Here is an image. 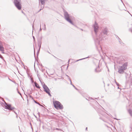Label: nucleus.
Returning <instances> with one entry per match:
<instances>
[{
	"instance_id": "1",
	"label": "nucleus",
	"mask_w": 132,
	"mask_h": 132,
	"mask_svg": "<svg viewBox=\"0 0 132 132\" xmlns=\"http://www.w3.org/2000/svg\"><path fill=\"white\" fill-rule=\"evenodd\" d=\"M93 27L96 35V38L94 39V41L96 47L99 52H100L101 51L102 52L103 51L101 45H100L102 43V39H106L107 35H108V34L109 32L108 29L106 27L103 28L102 29L101 32H100L98 35H97V34L98 30L99 27L96 21L95 22Z\"/></svg>"
},
{
	"instance_id": "2",
	"label": "nucleus",
	"mask_w": 132,
	"mask_h": 132,
	"mask_svg": "<svg viewBox=\"0 0 132 132\" xmlns=\"http://www.w3.org/2000/svg\"><path fill=\"white\" fill-rule=\"evenodd\" d=\"M63 12L65 19L71 24L76 27H77L73 22L72 20L74 19V17L70 14H69L68 12L65 10H64Z\"/></svg>"
},
{
	"instance_id": "3",
	"label": "nucleus",
	"mask_w": 132,
	"mask_h": 132,
	"mask_svg": "<svg viewBox=\"0 0 132 132\" xmlns=\"http://www.w3.org/2000/svg\"><path fill=\"white\" fill-rule=\"evenodd\" d=\"M53 103L54 108L57 109L62 110L63 108V105L59 101H53Z\"/></svg>"
},
{
	"instance_id": "4",
	"label": "nucleus",
	"mask_w": 132,
	"mask_h": 132,
	"mask_svg": "<svg viewBox=\"0 0 132 132\" xmlns=\"http://www.w3.org/2000/svg\"><path fill=\"white\" fill-rule=\"evenodd\" d=\"M4 102L5 104H4L2 102H1L0 103L1 104L4 108L9 110H12L15 109V108L14 107H12L11 105V104L6 103L5 102Z\"/></svg>"
},
{
	"instance_id": "5",
	"label": "nucleus",
	"mask_w": 132,
	"mask_h": 132,
	"mask_svg": "<svg viewBox=\"0 0 132 132\" xmlns=\"http://www.w3.org/2000/svg\"><path fill=\"white\" fill-rule=\"evenodd\" d=\"M127 63H124L122 66H121L119 68L118 72L120 74L123 73L124 72V71L127 69Z\"/></svg>"
},
{
	"instance_id": "6",
	"label": "nucleus",
	"mask_w": 132,
	"mask_h": 132,
	"mask_svg": "<svg viewBox=\"0 0 132 132\" xmlns=\"http://www.w3.org/2000/svg\"><path fill=\"white\" fill-rule=\"evenodd\" d=\"M14 3L16 8L19 10L21 9V5L20 0H14Z\"/></svg>"
},
{
	"instance_id": "7",
	"label": "nucleus",
	"mask_w": 132,
	"mask_h": 132,
	"mask_svg": "<svg viewBox=\"0 0 132 132\" xmlns=\"http://www.w3.org/2000/svg\"><path fill=\"white\" fill-rule=\"evenodd\" d=\"M43 87L44 91L49 96H51V95L50 93L51 91L48 87L45 85V84H44Z\"/></svg>"
},
{
	"instance_id": "8",
	"label": "nucleus",
	"mask_w": 132,
	"mask_h": 132,
	"mask_svg": "<svg viewBox=\"0 0 132 132\" xmlns=\"http://www.w3.org/2000/svg\"><path fill=\"white\" fill-rule=\"evenodd\" d=\"M42 37H40V39L38 40V47H39L40 48L41 47V45L42 43Z\"/></svg>"
},
{
	"instance_id": "9",
	"label": "nucleus",
	"mask_w": 132,
	"mask_h": 132,
	"mask_svg": "<svg viewBox=\"0 0 132 132\" xmlns=\"http://www.w3.org/2000/svg\"><path fill=\"white\" fill-rule=\"evenodd\" d=\"M101 69H100V67L98 65L95 69V72L96 73H98L101 71Z\"/></svg>"
},
{
	"instance_id": "10",
	"label": "nucleus",
	"mask_w": 132,
	"mask_h": 132,
	"mask_svg": "<svg viewBox=\"0 0 132 132\" xmlns=\"http://www.w3.org/2000/svg\"><path fill=\"white\" fill-rule=\"evenodd\" d=\"M0 51L2 52L4 51V48L3 46L2 42L0 41Z\"/></svg>"
},
{
	"instance_id": "11",
	"label": "nucleus",
	"mask_w": 132,
	"mask_h": 132,
	"mask_svg": "<svg viewBox=\"0 0 132 132\" xmlns=\"http://www.w3.org/2000/svg\"><path fill=\"white\" fill-rule=\"evenodd\" d=\"M98 112L100 113L102 115H104L105 114V113L104 111L100 109L99 110Z\"/></svg>"
},
{
	"instance_id": "12",
	"label": "nucleus",
	"mask_w": 132,
	"mask_h": 132,
	"mask_svg": "<svg viewBox=\"0 0 132 132\" xmlns=\"http://www.w3.org/2000/svg\"><path fill=\"white\" fill-rule=\"evenodd\" d=\"M117 38H118V40L119 42L120 43V44L121 45H122V44H123V43L122 42V41L120 39V38L118 36H117Z\"/></svg>"
},
{
	"instance_id": "13",
	"label": "nucleus",
	"mask_w": 132,
	"mask_h": 132,
	"mask_svg": "<svg viewBox=\"0 0 132 132\" xmlns=\"http://www.w3.org/2000/svg\"><path fill=\"white\" fill-rule=\"evenodd\" d=\"M35 87L37 88L40 89V87L38 84L35 82L34 83Z\"/></svg>"
},
{
	"instance_id": "14",
	"label": "nucleus",
	"mask_w": 132,
	"mask_h": 132,
	"mask_svg": "<svg viewBox=\"0 0 132 132\" xmlns=\"http://www.w3.org/2000/svg\"><path fill=\"white\" fill-rule=\"evenodd\" d=\"M26 72H27V75H28V77L29 78H30V79L31 81V82L32 83H33V81L32 79V78H31L30 77L29 73H28L27 72V71H26Z\"/></svg>"
},
{
	"instance_id": "15",
	"label": "nucleus",
	"mask_w": 132,
	"mask_h": 132,
	"mask_svg": "<svg viewBox=\"0 0 132 132\" xmlns=\"http://www.w3.org/2000/svg\"><path fill=\"white\" fill-rule=\"evenodd\" d=\"M39 2H40L41 3L42 5H44L45 4V1L43 0H39Z\"/></svg>"
},
{
	"instance_id": "16",
	"label": "nucleus",
	"mask_w": 132,
	"mask_h": 132,
	"mask_svg": "<svg viewBox=\"0 0 132 132\" xmlns=\"http://www.w3.org/2000/svg\"><path fill=\"white\" fill-rule=\"evenodd\" d=\"M70 84L72 85V86L74 87V88L76 89L77 90H78V89H77V88H76L75 86L73 85V84L72 83V82H71V80L70 81Z\"/></svg>"
},
{
	"instance_id": "17",
	"label": "nucleus",
	"mask_w": 132,
	"mask_h": 132,
	"mask_svg": "<svg viewBox=\"0 0 132 132\" xmlns=\"http://www.w3.org/2000/svg\"><path fill=\"white\" fill-rule=\"evenodd\" d=\"M40 48H39V49L38 50L36 54V55H37V58H38V56L39 54V53Z\"/></svg>"
},
{
	"instance_id": "18",
	"label": "nucleus",
	"mask_w": 132,
	"mask_h": 132,
	"mask_svg": "<svg viewBox=\"0 0 132 132\" xmlns=\"http://www.w3.org/2000/svg\"><path fill=\"white\" fill-rule=\"evenodd\" d=\"M54 130H59V131H63V130L62 129H61L60 128H55V129H54Z\"/></svg>"
},
{
	"instance_id": "19",
	"label": "nucleus",
	"mask_w": 132,
	"mask_h": 132,
	"mask_svg": "<svg viewBox=\"0 0 132 132\" xmlns=\"http://www.w3.org/2000/svg\"><path fill=\"white\" fill-rule=\"evenodd\" d=\"M0 58H1L4 61H5V62H6L5 61V60L4 59L3 57V56L1 54H0Z\"/></svg>"
},
{
	"instance_id": "20",
	"label": "nucleus",
	"mask_w": 132,
	"mask_h": 132,
	"mask_svg": "<svg viewBox=\"0 0 132 132\" xmlns=\"http://www.w3.org/2000/svg\"><path fill=\"white\" fill-rule=\"evenodd\" d=\"M28 95L29 96L30 98H31L32 99V100H34L33 98L31 96V95H30V93H29L28 94Z\"/></svg>"
},
{
	"instance_id": "21",
	"label": "nucleus",
	"mask_w": 132,
	"mask_h": 132,
	"mask_svg": "<svg viewBox=\"0 0 132 132\" xmlns=\"http://www.w3.org/2000/svg\"><path fill=\"white\" fill-rule=\"evenodd\" d=\"M33 100L34 101V102L35 103H36V104H38V105H40V104H39V103H38V102H36V101L35 100H34H34Z\"/></svg>"
},
{
	"instance_id": "22",
	"label": "nucleus",
	"mask_w": 132,
	"mask_h": 132,
	"mask_svg": "<svg viewBox=\"0 0 132 132\" xmlns=\"http://www.w3.org/2000/svg\"><path fill=\"white\" fill-rule=\"evenodd\" d=\"M89 57V56H88V57H85V58H82V59H79V61H80V60H84V59H86V58H87L88 57Z\"/></svg>"
},
{
	"instance_id": "23",
	"label": "nucleus",
	"mask_w": 132,
	"mask_h": 132,
	"mask_svg": "<svg viewBox=\"0 0 132 132\" xmlns=\"http://www.w3.org/2000/svg\"><path fill=\"white\" fill-rule=\"evenodd\" d=\"M44 28L43 29V30H46V25L45 24H44Z\"/></svg>"
},
{
	"instance_id": "24",
	"label": "nucleus",
	"mask_w": 132,
	"mask_h": 132,
	"mask_svg": "<svg viewBox=\"0 0 132 132\" xmlns=\"http://www.w3.org/2000/svg\"><path fill=\"white\" fill-rule=\"evenodd\" d=\"M66 76L68 77V79H69V80L70 81L71 80V79H70L69 76H68V75H66Z\"/></svg>"
},
{
	"instance_id": "25",
	"label": "nucleus",
	"mask_w": 132,
	"mask_h": 132,
	"mask_svg": "<svg viewBox=\"0 0 132 132\" xmlns=\"http://www.w3.org/2000/svg\"><path fill=\"white\" fill-rule=\"evenodd\" d=\"M128 112L130 114H131L132 113V111L130 109H129L128 110Z\"/></svg>"
},
{
	"instance_id": "26",
	"label": "nucleus",
	"mask_w": 132,
	"mask_h": 132,
	"mask_svg": "<svg viewBox=\"0 0 132 132\" xmlns=\"http://www.w3.org/2000/svg\"><path fill=\"white\" fill-rule=\"evenodd\" d=\"M116 84L117 86H119V85H120L119 83L117 82H116Z\"/></svg>"
},
{
	"instance_id": "27",
	"label": "nucleus",
	"mask_w": 132,
	"mask_h": 132,
	"mask_svg": "<svg viewBox=\"0 0 132 132\" xmlns=\"http://www.w3.org/2000/svg\"><path fill=\"white\" fill-rule=\"evenodd\" d=\"M89 99L90 100H94V99L93 98H92L91 97H89Z\"/></svg>"
},
{
	"instance_id": "28",
	"label": "nucleus",
	"mask_w": 132,
	"mask_h": 132,
	"mask_svg": "<svg viewBox=\"0 0 132 132\" xmlns=\"http://www.w3.org/2000/svg\"><path fill=\"white\" fill-rule=\"evenodd\" d=\"M41 24H40V29L39 30V31H42V29H41Z\"/></svg>"
},
{
	"instance_id": "29",
	"label": "nucleus",
	"mask_w": 132,
	"mask_h": 132,
	"mask_svg": "<svg viewBox=\"0 0 132 132\" xmlns=\"http://www.w3.org/2000/svg\"><path fill=\"white\" fill-rule=\"evenodd\" d=\"M8 79H9L10 80V81H12V82H14V83H15V81H12L11 80V79H10L9 78H8Z\"/></svg>"
},
{
	"instance_id": "30",
	"label": "nucleus",
	"mask_w": 132,
	"mask_h": 132,
	"mask_svg": "<svg viewBox=\"0 0 132 132\" xmlns=\"http://www.w3.org/2000/svg\"><path fill=\"white\" fill-rule=\"evenodd\" d=\"M33 39L34 40V42L35 41V38L34 37V36H33Z\"/></svg>"
},
{
	"instance_id": "31",
	"label": "nucleus",
	"mask_w": 132,
	"mask_h": 132,
	"mask_svg": "<svg viewBox=\"0 0 132 132\" xmlns=\"http://www.w3.org/2000/svg\"><path fill=\"white\" fill-rule=\"evenodd\" d=\"M30 126H31V129H32L33 130V129L32 128V125H31V122H30Z\"/></svg>"
},
{
	"instance_id": "32",
	"label": "nucleus",
	"mask_w": 132,
	"mask_h": 132,
	"mask_svg": "<svg viewBox=\"0 0 132 132\" xmlns=\"http://www.w3.org/2000/svg\"><path fill=\"white\" fill-rule=\"evenodd\" d=\"M18 92L20 95H21V93L19 92L18 91Z\"/></svg>"
},
{
	"instance_id": "33",
	"label": "nucleus",
	"mask_w": 132,
	"mask_h": 132,
	"mask_svg": "<svg viewBox=\"0 0 132 132\" xmlns=\"http://www.w3.org/2000/svg\"><path fill=\"white\" fill-rule=\"evenodd\" d=\"M130 128H131V130H130V131H132V127H130Z\"/></svg>"
},
{
	"instance_id": "34",
	"label": "nucleus",
	"mask_w": 132,
	"mask_h": 132,
	"mask_svg": "<svg viewBox=\"0 0 132 132\" xmlns=\"http://www.w3.org/2000/svg\"><path fill=\"white\" fill-rule=\"evenodd\" d=\"M30 91V93H29L30 94H31L32 93V92H31L30 90H29Z\"/></svg>"
},
{
	"instance_id": "35",
	"label": "nucleus",
	"mask_w": 132,
	"mask_h": 132,
	"mask_svg": "<svg viewBox=\"0 0 132 132\" xmlns=\"http://www.w3.org/2000/svg\"><path fill=\"white\" fill-rule=\"evenodd\" d=\"M79 61V60H76V62H78V61Z\"/></svg>"
},
{
	"instance_id": "36",
	"label": "nucleus",
	"mask_w": 132,
	"mask_h": 132,
	"mask_svg": "<svg viewBox=\"0 0 132 132\" xmlns=\"http://www.w3.org/2000/svg\"><path fill=\"white\" fill-rule=\"evenodd\" d=\"M120 0L121 1V2L123 3V4L124 5V4H123V2H122V0Z\"/></svg>"
},
{
	"instance_id": "37",
	"label": "nucleus",
	"mask_w": 132,
	"mask_h": 132,
	"mask_svg": "<svg viewBox=\"0 0 132 132\" xmlns=\"http://www.w3.org/2000/svg\"><path fill=\"white\" fill-rule=\"evenodd\" d=\"M42 10V9H40V10H39L38 11V12H39L40 11V10Z\"/></svg>"
},
{
	"instance_id": "38",
	"label": "nucleus",
	"mask_w": 132,
	"mask_h": 132,
	"mask_svg": "<svg viewBox=\"0 0 132 132\" xmlns=\"http://www.w3.org/2000/svg\"><path fill=\"white\" fill-rule=\"evenodd\" d=\"M38 114L39 116L40 113L39 112L38 113Z\"/></svg>"
},
{
	"instance_id": "39",
	"label": "nucleus",
	"mask_w": 132,
	"mask_h": 132,
	"mask_svg": "<svg viewBox=\"0 0 132 132\" xmlns=\"http://www.w3.org/2000/svg\"><path fill=\"white\" fill-rule=\"evenodd\" d=\"M87 127L86 128V130H87Z\"/></svg>"
},
{
	"instance_id": "40",
	"label": "nucleus",
	"mask_w": 132,
	"mask_h": 132,
	"mask_svg": "<svg viewBox=\"0 0 132 132\" xmlns=\"http://www.w3.org/2000/svg\"><path fill=\"white\" fill-rule=\"evenodd\" d=\"M34 116H35V117H36V118H37V117H36V116L35 115H34Z\"/></svg>"
},
{
	"instance_id": "41",
	"label": "nucleus",
	"mask_w": 132,
	"mask_h": 132,
	"mask_svg": "<svg viewBox=\"0 0 132 132\" xmlns=\"http://www.w3.org/2000/svg\"><path fill=\"white\" fill-rule=\"evenodd\" d=\"M39 80L40 81V82H41V83H42V82H41V81L40 80V79H39Z\"/></svg>"
},
{
	"instance_id": "42",
	"label": "nucleus",
	"mask_w": 132,
	"mask_h": 132,
	"mask_svg": "<svg viewBox=\"0 0 132 132\" xmlns=\"http://www.w3.org/2000/svg\"><path fill=\"white\" fill-rule=\"evenodd\" d=\"M118 87V89H120V88H119V86H117Z\"/></svg>"
},
{
	"instance_id": "43",
	"label": "nucleus",
	"mask_w": 132,
	"mask_h": 132,
	"mask_svg": "<svg viewBox=\"0 0 132 132\" xmlns=\"http://www.w3.org/2000/svg\"><path fill=\"white\" fill-rule=\"evenodd\" d=\"M16 117L17 118L18 117V115H16Z\"/></svg>"
},
{
	"instance_id": "44",
	"label": "nucleus",
	"mask_w": 132,
	"mask_h": 132,
	"mask_svg": "<svg viewBox=\"0 0 132 132\" xmlns=\"http://www.w3.org/2000/svg\"><path fill=\"white\" fill-rule=\"evenodd\" d=\"M114 119H117V120H118V119H117V118H114Z\"/></svg>"
},
{
	"instance_id": "45",
	"label": "nucleus",
	"mask_w": 132,
	"mask_h": 132,
	"mask_svg": "<svg viewBox=\"0 0 132 132\" xmlns=\"http://www.w3.org/2000/svg\"><path fill=\"white\" fill-rule=\"evenodd\" d=\"M34 57H35V59H36V57H35V53H34Z\"/></svg>"
},
{
	"instance_id": "46",
	"label": "nucleus",
	"mask_w": 132,
	"mask_h": 132,
	"mask_svg": "<svg viewBox=\"0 0 132 132\" xmlns=\"http://www.w3.org/2000/svg\"><path fill=\"white\" fill-rule=\"evenodd\" d=\"M96 102H97V103H98L96 101H94Z\"/></svg>"
},
{
	"instance_id": "47",
	"label": "nucleus",
	"mask_w": 132,
	"mask_h": 132,
	"mask_svg": "<svg viewBox=\"0 0 132 132\" xmlns=\"http://www.w3.org/2000/svg\"><path fill=\"white\" fill-rule=\"evenodd\" d=\"M82 31H83V30L81 29H80Z\"/></svg>"
},
{
	"instance_id": "48",
	"label": "nucleus",
	"mask_w": 132,
	"mask_h": 132,
	"mask_svg": "<svg viewBox=\"0 0 132 132\" xmlns=\"http://www.w3.org/2000/svg\"><path fill=\"white\" fill-rule=\"evenodd\" d=\"M13 111L15 113H16L15 111H14V110Z\"/></svg>"
},
{
	"instance_id": "49",
	"label": "nucleus",
	"mask_w": 132,
	"mask_h": 132,
	"mask_svg": "<svg viewBox=\"0 0 132 132\" xmlns=\"http://www.w3.org/2000/svg\"><path fill=\"white\" fill-rule=\"evenodd\" d=\"M15 114L16 115H18V114H17V113H15Z\"/></svg>"
},
{
	"instance_id": "50",
	"label": "nucleus",
	"mask_w": 132,
	"mask_h": 132,
	"mask_svg": "<svg viewBox=\"0 0 132 132\" xmlns=\"http://www.w3.org/2000/svg\"><path fill=\"white\" fill-rule=\"evenodd\" d=\"M69 61H70V59H69V60H68V63H69Z\"/></svg>"
},
{
	"instance_id": "51",
	"label": "nucleus",
	"mask_w": 132,
	"mask_h": 132,
	"mask_svg": "<svg viewBox=\"0 0 132 132\" xmlns=\"http://www.w3.org/2000/svg\"><path fill=\"white\" fill-rule=\"evenodd\" d=\"M68 65L67 67V69L68 68Z\"/></svg>"
},
{
	"instance_id": "52",
	"label": "nucleus",
	"mask_w": 132,
	"mask_h": 132,
	"mask_svg": "<svg viewBox=\"0 0 132 132\" xmlns=\"http://www.w3.org/2000/svg\"><path fill=\"white\" fill-rule=\"evenodd\" d=\"M2 52V53H4V51Z\"/></svg>"
},
{
	"instance_id": "53",
	"label": "nucleus",
	"mask_w": 132,
	"mask_h": 132,
	"mask_svg": "<svg viewBox=\"0 0 132 132\" xmlns=\"http://www.w3.org/2000/svg\"><path fill=\"white\" fill-rule=\"evenodd\" d=\"M116 82H117L116 81V80H115V83H116Z\"/></svg>"
},
{
	"instance_id": "54",
	"label": "nucleus",
	"mask_w": 132,
	"mask_h": 132,
	"mask_svg": "<svg viewBox=\"0 0 132 132\" xmlns=\"http://www.w3.org/2000/svg\"><path fill=\"white\" fill-rule=\"evenodd\" d=\"M26 95V96L27 97V98L28 97V96L27 95Z\"/></svg>"
},
{
	"instance_id": "55",
	"label": "nucleus",
	"mask_w": 132,
	"mask_h": 132,
	"mask_svg": "<svg viewBox=\"0 0 132 132\" xmlns=\"http://www.w3.org/2000/svg\"><path fill=\"white\" fill-rule=\"evenodd\" d=\"M47 52L48 53H49L50 54V53L49 52L47 51Z\"/></svg>"
},
{
	"instance_id": "56",
	"label": "nucleus",
	"mask_w": 132,
	"mask_h": 132,
	"mask_svg": "<svg viewBox=\"0 0 132 132\" xmlns=\"http://www.w3.org/2000/svg\"><path fill=\"white\" fill-rule=\"evenodd\" d=\"M47 52L48 53H49L50 54V53L49 52L47 51Z\"/></svg>"
},
{
	"instance_id": "57",
	"label": "nucleus",
	"mask_w": 132,
	"mask_h": 132,
	"mask_svg": "<svg viewBox=\"0 0 132 132\" xmlns=\"http://www.w3.org/2000/svg\"><path fill=\"white\" fill-rule=\"evenodd\" d=\"M22 13H23H23V11H22Z\"/></svg>"
},
{
	"instance_id": "58",
	"label": "nucleus",
	"mask_w": 132,
	"mask_h": 132,
	"mask_svg": "<svg viewBox=\"0 0 132 132\" xmlns=\"http://www.w3.org/2000/svg\"><path fill=\"white\" fill-rule=\"evenodd\" d=\"M95 99H97V98H95Z\"/></svg>"
},
{
	"instance_id": "59",
	"label": "nucleus",
	"mask_w": 132,
	"mask_h": 132,
	"mask_svg": "<svg viewBox=\"0 0 132 132\" xmlns=\"http://www.w3.org/2000/svg\"><path fill=\"white\" fill-rule=\"evenodd\" d=\"M33 26H34V25H32V27H33Z\"/></svg>"
},
{
	"instance_id": "60",
	"label": "nucleus",
	"mask_w": 132,
	"mask_h": 132,
	"mask_svg": "<svg viewBox=\"0 0 132 132\" xmlns=\"http://www.w3.org/2000/svg\"><path fill=\"white\" fill-rule=\"evenodd\" d=\"M100 119H101V117H100Z\"/></svg>"
},
{
	"instance_id": "61",
	"label": "nucleus",
	"mask_w": 132,
	"mask_h": 132,
	"mask_svg": "<svg viewBox=\"0 0 132 132\" xmlns=\"http://www.w3.org/2000/svg\"><path fill=\"white\" fill-rule=\"evenodd\" d=\"M17 69L18 70V68H17ZM18 70V71H19Z\"/></svg>"
},
{
	"instance_id": "62",
	"label": "nucleus",
	"mask_w": 132,
	"mask_h": 132,
	"mask_svg": "<svg viewBox=\"0 0 132 132\" xmlns=\"http://www.w3.org/2000/svg\"><path fill=\"white\" fill-rule=\"evenodd\" d=\"M19 118L20 119H21V118H20V117H19Z\"/></svg>"
},
{
	"instance_id": "63",
	"label": "nucleus",
	"mask_w": 132,
	"mask_h": 132,
	"mask_svg": "<svg viewBox=\"0 0 132 132\" xmlns=\"http://www.w3.org/2000/svg\"><path fill=\"white\" fill-rule=\"evenodd\" d=\"M51 75H53V74H51Z\"/></svg>"
},
{
	"instance_id": "64",
	"label": "nucleus",
	"mask_w": 132,
	"mask_h": 132,
	"mask_svg": "<svg viewBox=\"0 0 132 132\" xmlns=\"http://www.w3.org/2000/svg\"><path fill=\"white\" fill-rule=\"evenodd\" d=\"M1 64L0 63V65H1Z\"/></svg>"
}]
</instances>
